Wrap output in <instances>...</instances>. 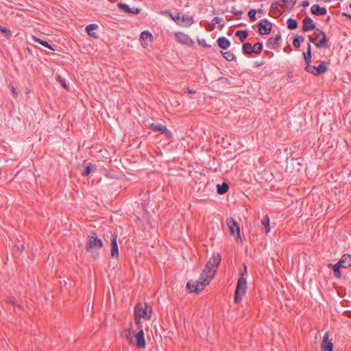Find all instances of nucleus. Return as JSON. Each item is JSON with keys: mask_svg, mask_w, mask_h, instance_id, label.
Returning <instances> with one entry per match:
<instances>
[{"mask_svg": "<svg viewBox=\"0 0 351 351\" xmlns=\"http://www.w3.org/2000/svg\"><path fill=\"white\" fill-rule=\"evenodd\" d=\"M102 241L100 239L95 236H88L86 245V249L88 252L95 249H99L102 247Z\"/></svg>", "mask_w": 351, "mask_h": 351, "instance_id": "nucleus-10", "label": "nucleus"}, {"mask_svg": "<svg viewBox=\"0 0 351 351\" xmlns=\"http://www.w3.org/2000/svg\"><path fill=\"white\" fill-rule=\"evenodd\" d=\"M303 56H304V61H305L306 65H308V64L311 63V58H312V56H311V45L310 43L308 44L307 51L306 53L304 52L303 53Z\"/></svg>", "mask_w": 351, "mask_h": 351, "instance_id": "nucleus-24", "label": "nucleus"}, {"mask_svg": "<svg viewBox=\"0 0 351 351\" xmlns=\"http://www.w3.org/2000/svg\"><path fill=\"white\" fill-rule=\"evenodd\" d=\"M261 223L265 230V233H268L270 230L269 218L268 215H265L263 219L261 220Z\"/></svg>", "mask_w": 351, "mask_h": 351, "instance_id": "nucleus-27", "label": "nucleus"}, {"mask_svg": "<svg viewBox=\"0 0 351 351\" xmlns=\"http://www.w3.org/2000/svg\"><path fill=\"white\" fill-rule=\"evenodd\" d=\"M253 52L259 54L263 51V44L260 42L256 43L254 46H252Z\"/></svg>", "mask_w": 351, "mask_h": 351, "instance_id": "nucleus-35", "label": "nucleus"}, {"mask_svg": "<svg viewBox=\"0 0 351 351\" xmlns=\"http://www.w3.org/2000/svg\"><path fill=\"white\" fill-rule=\"evenodd\" d=\"M330 20V16H328V18H327V19H326V22H328Z\"/></svg>", "mask_w": 351, "mask_h": 351, "instance_id": "nucleus-55", "label": "nucleus"}, {"mask_svg": "<svg viewBox=\"0 0 351 351\" xmlns=\"http://www.w3.org/2000/svg\"><path fill=\"white\" fill-rule=\"evenodd\" d=\"M117 6L119 8L123 10L124 12H125L127 13L132 14H137L140 13V12H141L140 8H130L128 6V5H127L124 3H119L117 4Z\"/></svg>", "mask_w": 351, "mask_h": 351, "instance_id": "nucleus-17", "label": "nucleus"}, {"mask_svg": "<svg viewBox=\"0 0 351 351\" xmlns=\"http://www.w3.org/2000/svg\"><path fill=\"white\" fill-rule=\"evenodd\" d=\"M342 15L343 16H346L349 17L350 19H351V15L350 14H346V13L343 12L342 14Z\"/></svg>", "mask_w": 351, "mask_h": 351, "instance_id": "nucleus-49", "label": "nucleus"}, {"mask_svg": "<svg viewBox=\"0 0 351 351\" xmlns=\"http://www.w3.org/2000/svg\"><path fill=\"white\" fill-rule=\"evenodd\" d=\"M302 23L303 25L302 29L304 32H308L310 30L316 29L315 24L313 23L312 19L308 16H306L302 20Z\"/></svg>", "mask_w": 351, "mask_h": 351, "instance_id": "nucleus-13", "label": "nucleus"}, {"mask_svg": "<svg viewBox=\"0 0 351 351\" xmlns=\"http://www.w3.org/2000/svg\"><path fill=\"white\" fill-rule=\"evenodd\" d=\"M217 193L220 195L225 194L229 189V186L226 182H223L221 184L217 185Z\"/></svg>", "mask_w": 351, "mask_h": 351, "instance_id": "nucleus-25", "label": "nucleus"}, {"mask_svg": "<svg viewBox=\"0 0 351 351\" xmlns=\"http://www.w3.org/2000/svg\"><path fill=\"white\" fill-rule=\"evenodd\" d=\"M10 90H11L12 93H13V95H14L15 97H17V96H18V93H17L16 89L14 88V86L10 85Z\"/></svg>", "mask_w": 351, "mask_h": 351, "instance_id": "nucleus-44", "label": "nucleus"}, {"mask_svg": "<svg viewBox=\"0 0 351 351\" xmlns=\"http://www.w3.org/2000/svg\"><path fill=\"white\" fill-rule=\"evenodd\" d=\"M304 37L302 36H296L293 40V45L295 48H299L300 47L301 43L304 42Z\"/></svg>", "mask_w": 351, "mask_h": 351, "instance_id": "nucleus-31", "label": "nucleus"}, {"mask_svg": "<svg viewBox=\"0 0 351 351\" xmlns=\"http://www.w3.org/2000/svg\"><path fill=\"white\" fill-rule=\"evenodd\" d=\"M328 267L329 268L332 267L333 268V272H334V276L337 278H339L341 276V273L340 271V268H341V267H340L339 265H338L337 264L336 265H332L331 263H329L328 265Z\"/></svg>", "mask_w": 351, "mask_h": 351, "instance_id": "nucleus-28", "label": "nucleus"}, {"mask_svg": "<svg viewBox=\"0 0 351 351\" xmlns=\"http://www.w3.org/2000/svg\"><path fill=\"white\" fill-rule=\"evenodd\" d=\"M256 10L254 9H251L248 12V16L252 22H254L256 21Z\"/></svg>", "mask_w": 351, "mask_h": 351, "instance_id": "nucleus-37", "label": "nucleus"}, {"mask_svg": "<svg viewBox=\"0 0 351 351\" xmlns=\"http://www.w3.org/2000/svg\"><path fill=\"white\" fill-rule=\"evenodd\" d=\"M213 278H210L208 274H204V269L201 274L197 280H189L186 284V288L191 293H198L199 291L203 290L204 287L209 284L210 281Z\"/></svg>", "mask_w": 351, "mask_h": 351, "instance_id": "nucleus-1", "label": "nucleus"}, {"mask_svg": "<svg viewBox=\"0 0 351 351\" xmlns=\"http://www.w3.org/2000/svg\"><path fill=\"white\" fill-rule=\"evenodd\" d=\"M130 344L135 345L138 348L141 349L145 347V340L144 337V332L141 329L138 332L134 335L130 340Z\"/></svg>", "mask_w": 351, "mask_h": 351, "instance_id": "nucleus-8", "label": "nucleus"}, {"mask_svg": "<svg viewBox=\"0 0 351 351\" xmlns=\"http://www.w3.org/2000/svg\"><path fill=\"white\" fill-rule=\"evenodd\" d=\"M247 273V266L245 265L244 266V269L243 271H241V277H243V276Z\"/></svg>", "mask_w": 351, "mask_h": 351, "instance_id": "nucleus-45", "label": "nucleus"}, {"mask_svg": "<svg viewBox=\"0 0 351 351\" xmlns=\"http://www.w3.org/2000/svg\"><path fill=\"white\" fill-rule=\"evenodd\" d=\"M265 53H268V55H271V56H274V53H273V52H271V51H265Z\"/></svg>", "mask_w": 351, "mask_h": 351, "instance_id": "nucleus-51", "label": "nucleus"}, {"mask_svg": "<svg viewBox=\"0 0 351 351\" xmlns=\"http://www.w3.org/2000/svg\"><path fill=\"white\" fill-rule=\"evenodd\" d=\"M243 51L245 55H250L253 52V48L250 43L243 44Z\"/></svg>", "mask_w": 351, "mask_h": 351, "instance_id": "nucleus-30", "label": "nucleus"}, {"mask_svg": "<svg viewBox=\"0 0 351 351\" xmlns=\"http://www.w3.org/2000/svg\"><path fill=\"white\" fill-rule=\"evenodd\" d=\"M263 62H261H261H258V66H261V65H263Z\"/></svg>", "mask_w": 351, "mask_h": 351, "instance_id": "nucleus-57", "label": "nucleus"}, {"mask_svg": "<svg viewBox=\"0 0 351 351\" xmlns=\"http://www.w3.org/2000/svg\"><path fill=\"white\" fill-rule=\"evenodd\" d=\"M302 6H304V7H306V6H308V5H309V2H308V1L305 0V1H304L302 2Z\"/></svg>", "mask_w": 351, "mask_h": 351, "instance_id": "nucleus-46", "label": "nucleus"}, {"mask_svg": "<svg viewBox=\"0 0 351 351\" xmlns=\"http://www.w3.org/2000/svg\"><path fill=\"white\" fill-rule=\"evenodd\" d=\"M278 6H282L280 0L274 3H272L270 7V15L279 16L281 13L278 9Z\"/></svg>", "mask_w": 351, "mask_h": 351, "instance_id": "nucleus-22", "label": "nucleus"}, {"mask_svg": "<svg viewBox=\"0 0 351 351\" xmlns=\"http://www.w3.org/2000/svg\"><path fill=\"white\" fill-rule=\"evenodd\" d=\"M188 92H189V93H195V91L193 89H189Z\"/></svg>", "mask_w": 351, "mask_h": 351, "instance_id": "nucleus-50", "label": "nucleus"}, {"mask_svg": "<svg viewBox=\"0 0 351 351\" xmlns=\"http://www.w3.org/2000/svg\"><path fill=\"white\" fill-rule=\"evenodd\" d=\"M94 168L95 166L93 164L88 163L84 171L82 173V176H88Z\"/></svg>", "mask_w": 351, "mask_h": 351, "instance_id": "nucleus-36", "label": "nucleus"}, {"mask_svg": "<svg viewBox=\"0 0 351 351\" xmlns=\"http://www.w3.org/2000/svg\"><path fill=\"white\" fill-rule=\"evenodd\" d=\"M232 12L236 16L241 15L243 13L242 10H237L234 8H232Z\"/></svg>", "mask_w": 351, "mask_h": 351, "instance_id": "nucleus-42", "label": "nucleus"}, {"mask_svg": "<svg viewBox=\"0 0 351 351\" xmlns=\"http://www.w3.org/2000/svg\"><path fill=\"white\" fill-rule=\"evenodd\" d=\"M280 39V34H276L275 37H271L267 40V45L268 47L272 49H277L280 47L279 40Z\"/></svg>", "mask_w": 351, "mask_h": 351, "instance_id": "nucleus-19", "label": "nucleus"}, {"mask_svg": "<svg viewBox=\"0 0 351 351\" xmlns=\"http://www.w3.org/2000/svg\"><path fill=\"white\" fill-rule=\"evenodd\" d=\"M304 69L306 71L310 73H312L315 75H319L325 73L327 71L328 67L326 66L325 62H322L318 66H312L310 64H308Z\"/></svg>", "mask_w": 351, "mask_h": 351, "instance_id": "nucleus-9", "label": "nucleus"}, {"mask_svg": "<svg viewBox=\"0 0 351 351\" xmlns=\"http://www.w3.org/2000/svg\"><path fill=\"white\" fill-rule=\"evenodd\" d=\"M247 289V281L244 277H240L237 281L234 293V301L236 303L241 300L242 297L245 294Z\"/></svg>", "mask_w": 351, "mask_h": 351, "instance_id": "nucleus-4", "label": "nucleus"}, {"mask_svg": "<svg viewBox=\"0 0 351 351\" xmlns=\"http://www.w3.org/2000/svg\"><path fill=\"white\" fill-rule=\"evenodd\" d=\"M135 318L136 322L139 324L140 319L143 318L145 319H149L151 315L147 312V306L146 304L144 305L138 303L135 306Z\"/></svg>", "mask_w": 351, "mask_h": 351, "instance_id": "nucleus-6", "label": "nucleus"}, {"mask_svg": "<svg viewBox=\"0 0 351 351\" xmlns=\"http://www.w3.org/2000/svg\"><path fill=\"white\" fill-rule=\"evenodd\" d=\"M258 28V33L261 35L269 34L271 31V23L265 19L257 24Z\"/></svg>", "mask_w": 351, "mask_h": 351, "instance_id": "nucleus-11", "label": "nucleus"}, {"mask_svg": "<svg viewBox=\"0 0 351 351\" xmlns=\"http://www.w3.org/2000/svg\"><path fill=\"white\" fill-rule=\"evenodd\" d=\"M175 37H176V40L182 44L188 45H191L193 44V41L192 40V39L191 38H189V36L188 35H186L184 33L176 32L175 34Z\"/></svg>", "mask_w": 351, "mask_h": 351, "instance_id": "nucleus-12", "label": "nucleus"}, {"mask_svg": "<svg viewBox=\"0 0 351 351\" xmlns=\"http://www.w3.org/2000/svg\"><path fill=\"white\" fill-rule=\"evenodd\" d=\"M58 80L59 81V82H60V84H62V86L65 88H67V84L66 83V80L62 77L61 76L58 75Z\"/></svg>", "mask_w": 351, "mask_h": 351, "instance_id": "nucleus-39", "label": "nucleus"}, {"mask_svg": "<svg viewBox=\"0 0 351 351\" xmlns=\"http://www.w3.org/2000/svg\"><path fill=\"white\" fill-rule=\"evenodd\" d=\"M222 55H223V57L227 61H229V62L232 61L235 58V56H234V53L232 51H230L222 53Z\"/></svg>", "mask_w": 351, "mask_h": 351, "instance_id": "nucleus-34", "label": "nucleus"}, {"mask_svg": "<svg viewBox=\"0 0 351 351\" xmlns=\"http://www.w3.org/2000/svg\"><path fill=\"white\" fill-rule=\"evenodd\" d=\"M117 237L115 234H113L111 238V256L112 258H117L119 256V248L117 242Z\"/></svg>", "mask_w": 351, "mask_h": 351, "instance_id": "nucleus-15", "label": "nucleus"}, {"mask_svg": "<svg viewBox=\"0 0 351 351\" xmlns=\"http://www.w3.org/2000/svg\"><path fill=\"white\" fill-rule=\"evenodd\" d=\"M223 27V25H219V29H221Z\"/></svg>", "mask_w": 351, "mask_h": 351, "instance_id": "nucleus-54", "label": "nucleus"}, {"mask_svg": "<svg viewBox=\"0 0 351 351\" xmlns=\"http://www.w3.org/2000/svg\"><path fill=\"white\" fill-rule=\"evenodd\" d=\"M287 27L289 29L293 30L298 27V24L295 19L290 18L287 20Z\"/></svg>", "mask_w": 351, "mask_h": 351, "instance_id": "nucleus-32", "label": "nucleus"}, {"mask_svg": "<svg viewBox=\"0 0 351 351\" xmlns=\"http://www.w3.org/2000/svg\"><path fill=\"white\" fill-rule=\"evenodd\" d=\"M328 333L326 332L323 337V341L321 345L322 351H332L333 344L331 341L328 340Z\"/></svg>", "mask_w": 351, "mask_h": 351, "instance_id": "nucleus-14", "label": "nucleus"}, {"mask_svg": "<svg viewBox=\"0 0 351 351\" xmlns=\"http://www.w3.org/2000/svg\"><path fill=\"white\" fill-rule=\"evenodd\" d=\"M33 40L36 42V43H38L40 44H41L42 45L46 47L47 48L51 49V50H53L54 51L55 49H53V47L51 46V45H50L47 41L46 40H42L39 38H37L36 36H34L33 37Z\"/></svg>", "mask_w": 351, "mask_h": 351, "instance_id": "nucleus-29", "label": "nucleus"}, {"mask_svg": "<svg viewBox=\"0 0 351 351\" xmlns=\"http://www.w3.org/2000/svg\"><path fill=\"white\" fill-rule=\"evenodd\" d=\"M226 224L229 228L230 232L231 234H237V241L242 242V239L241 237V231L239 223L232 217L228 218L226 219Z\"/></svg>", "mask_w": 351, "mask_h": 351, "instance_id": "nucleus-7", "label": "nucleus"}, {"mask_svg": "<svg viewBox=\"0 0 351 351\" xmlns=\"http://www.w3.org/2000/svg\"><path fill=\"white\" fill-rule=\"evenodd\" d=\"M148 38H152V34L150 32H149L147 31H143V32H141V38L142 40H145Z\"/></svg>", "mask_w": 351, "mask_h": 351, "instance_id": "nucleus-38", "label": "nucleus"}, {"mask_svg": "<svg viewBox=\"0 0 351 351\" xmlns=\"http://www.w3.org/2000/svg\"><path fill=\"white\" fill-rule=\"evenodd\" d=\"M341 268H348L351 266V256L348 254H343L337 263Z\"/></svg>", "mask_w": 351, "mask_h": 351, "instance_id": "nucleus-16", "label": "nucleus"}, {"mask_svg": "<svg viewBox=\"0 0 351 351\" xmlns=\"http://www.w3.org/2000/svg\"><path fill=\"white\" fill-rule=\"evenodd\" d=\"M198 43H199V44H200L201 45H202V46H203V47H210V45H207V44L206 43V41H205V40H204V39L198 40Z\"/></svg>", "mask_w": 351, "mask_h": 351, "instance_id": "nucleus-43", "label": "nucleus"}, {"mask_svg": "<svg viewBox=\"0 0 351 351\" xmlns=\"http://www.w3.org/2000/svg\"><path fill=\"white\" fill-rule=\"evenodd\" d=\"M221 21V18L219 16H215L212 21V25H215V24L219 23Z\"/></svg>", "mask_w": 351, "mask_h": 351, "instance_id": "nucleus-41", "label": "nucleus"}, {"mask_svg": "<svg viewBox=\"0 0 351 351\" xmlns=\"http://www.w3.org/2000/svg\"><path fill=\"white\" fill-rule=\"evenodd\" d=\"M311 12L316 16H323L327 13L326 8L321 7L318 4H314L311 8Z\"/></svg>", "mask_w": 351, "mask_h": 351, "instance_id": "nucleus-18", "label": "nucleus"}, {"mask_svg": "<svg viewBox=\"0 0 351 351\" xmlns=\"http://www.w3.org/2000/svg\"><path fill=\"white\" fill-rule=\"evenodd\" d=\"M217 44L223 49H227L230 46V42L226 37H220L217 39Z\"/></svg>", "mask_w": 351, "mask_h": 351, "instance_id": "nucleus-21", "label": "nucleus"}, {"mask_svg": "<svg viewBox=\"0 0 351 351\" xmlns=\"http://www.w3.org/2000/svg\"><path fill=\"white\" fill-rule=\"evenodd\" d=\"M93 257H94V258H97L99 257V253L98 252L94 253Z\"/></svg>", "mask_w": 351, "mask_h": 351, "instance_id": "nucleus-48", "label": "nucleus"}, {"mask_svg": "<svg viewBox=\"0 0 351 351\" xmlns=\"http://www.w3.org/2000/svg\"><path fill=\"white\" fill-rule=\"evenodd\" d=\"M98 28V25L97 24H90L86 27V31L88 35L93 38H97V35L96 33L93 32V30Z\"/></svg>", "mask_w": 351, "mask_h": 351, "instance_id": "nucleus-23", "label": "nucleus"}, {"mask_svg": "<svg viewBox=\"0 0 351 351\" xmlns=\"http://www.w3.org/2000/svg\"><path fill=\"white\" fill-rule=\"evenodd\" d=\"M220 263V254L214 253L205 266L204 274H207L210 278H214Z\"/></svg>", "mask_w": 351, "mask_h": 351, "instance_id": "nucleus-2", "label": "nucleus"}, {"mask_svg": "<svg viewBox=\"0 0 351 351\" xmlns=\"http://www.w3.org/2000/svg\"><path fill=\"white\" fill-rule=\"evenodd\" d=\"M170 16L178 25L181 26L188 27L193 22V17L183 12H178L175 15L171 14Z\"/></svg>", "mask_w": 351, "mask_h": 351, "instance_id": "nucleus-5", "label": "nucleus"}, {"mask_svg": "<svg viewBox=\"0 0 351 351\" xmlns=\"http://www.w3.org/2000/svg\"><path fill=\"white\" fill-rule=\"evenodd\" d=\"M150 128L154 131H158L163 134H170L166 126L158 123H152Z\"/></svg>", "mask_w": 351, "mask_h": 351, "instance_id": "nucleus-20", "label": "nucleus"}, {"mask_svg": "<svg viewBox=\"0 0 351 351\" xmlns=\"http://www.w3.org/2000/svg\"><path fill=\"white\" fill-rule=\"evenodd\" d=\"M280 2L281 3L282 6L283 5H286V7L288 9H292L295 4V1L294 0H280Z\"/></svg>", "mask_w": 351, "mask_h": 351, "instance_id": "nucleus-33", "label": "nucleus"}, {"mask_svg": "<svg viewBox=\"0 0 351 351\" xmlns=\"http://www.w3.org/2000/svg\"><path fill=\"white\" fill-rule=\"evenodd\" d=\"M0 31L6 34L7 35H11V32L8 29H7L5 27L0 25Z\"/></svg>", "mask_w": 351, "mask_h": 351, "instance_id": "nucleus-40", "label": "nucleus"}, {"mask_svg": "<svg viewBox=\"0 0 351 351\" xmlns=\"http://www.w3.org/2000/svg\"><path fill=\"white\" fill-rule=\"evenodd\" d=\"M263 62H261H261H258V66H261V65H263Z\"/></svg>", "mask_w": 351, "mask_h": 351, "instance_id": "nucleus-56", "label": "nucleus"}, {"mask_svg": "<svg viewBox=\"0 0 351 351\" xmlns=\"http://www.w3.org/2000/svg\"><path fill=\"white\" fill-rule=\"evenodd\" d=\"M235 36L239 37L241 43L244 42L248 36V32L247 30H238L235 32Z\"/></svg>", "mask_w": 351, "mask_h": 351, "instance_id": "nucleus-26", "label": "nucleus"}, {"mask_svg": "<svg viewBox=\"0 0 351 351\" xmlns=\"http://www.w3.org/2000/svg\"><path fill=\"white\" fill-rule=\"evenodd\" d=\"M214 28H215V25H212V24H211V25H210V28L209 31H212V30H213V29H214Z\"/></svg>", "mask_w": 351, "mask_h": 351, "instance_id": "nucleus-52", "label": "nucleus"}, {"mask_svg": "<svg viewBox=\"0 0 351 351\" xmlns=\"http://www.w3.org/2000/svg\"><path fill=\"white\" fill-rule=\"evenodd\" d=\"M256 12H258V13H263V10H261V9H258V10L256 11Z\"/></svg>", "mask_w": 351, "mask_h": 351, "instance_id": "nucleus-53", "label": "nucleus"}, {"mask_svg": "<svg viewBox=\"0 0 351 351\" xmlns=\"http://www.w3.org/2000/svg\"><path fill=\"white\" fill-rule=\"evenodd\" d=\"M316 31L317 32H314V34L316 35V38H314L312 36L308 37L310 42L314 43L317 48H328L329 45L325 32L319 29H316Z\"/></svg>", "mask_w": 351, "mask_h": 351, "instance_id": "nucleus-3", "label": "nucleus"}, {"mask_svg": "<svg viewBox=\"0 0 351 351\" xmlns=\"http://www.w3.org/2000/svg\"><path fill=\"white\" fill-rule=\"evenodd\" d=\"M219 80L221 81V82H222V83H225V82H228V79H227V78H225V77H220V78L219 79Z\"/></svg>", "mask_w": 351, "mask_h": 351, "instance_id": "nucleus-47", "label": "nucleus"}]
</instances>
